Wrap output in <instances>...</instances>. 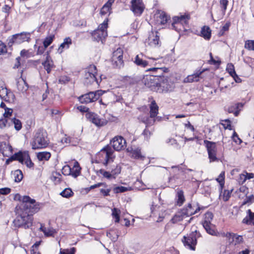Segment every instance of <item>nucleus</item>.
Masks as SVG:
<instances>
[{"label": "nucleus", "instance_id": "obj_1", "mask_svg": "<svg viewBox=\"0 0 254 254\" xmlns=\"http://www.w3.org/2000/svg\"><path fill=\"white\" fill-rule=\"evenodd\" d=\"M15 199L21 201L22 203L19 206V210L26 212L27 214L33 215L38 212L41 208V203L37 202L34 199L29 196H21L17 194L15 196Z\"/></svg>", "mask_w": 254, "mask_h": 254}, {"label": "nucleus", "instance_id": "obj_2", "mask_svg": "<svg viewBox=\"0 0 254 254\" xmlns=\"http://www.w3.org/2000/svg\"><path fill=\"white\" fill-rule=\"evenodd\" d=\"M50 143L47 131L43 129H38L34 134L31 145L33 149H40L46 148Z\"/></svg>", "mask_w": 254, "mask_h": 254}, {"label": "nucleus", "instance_id": "obj_3", "mask_svg": "<svg viewBox=\"0 0 254 254\" xmlns=\"http://www.w3.org/2000/svg\"><path fill=\"white\" fill-rule=\"evenodd\" d=\"M115 157L114 149L111 146L107 145L96 154V162L107 167L108 164L113 162Z\"/></svg>", "mask_w": 254, "mask_h": 254}, {"label": "nucleus", "instance_id": "obj_4", "mask_svg": "<svg viewBox=\"0 0 254 254\" xmlns=\"http://www.w3.org/2000/svg\"><path fill=\"white\" fill-rule=\"evenodd\" d=\"M17 214L16 218L13 221L15 227L27 229L32 226L33 218L32 215L27 214L26 212L18 209H17Z\"/></svg>", "mask_w": 254, "mask_h": 254}, {"label": "nucleus", "instance_id": "obj_5", "mask_svg": "<svg viewBox=\"0 0 254 254\" xmlns=\"http://www.w3.org/2000/svg\"><path fill=\"white\" fill-rule=\"evenodd\" d=\"M11 160H18L22 164H25L27 167L32 168L34 164L32 162L28 152L27 151H19L12 155L10 158Z\"/></svg>", "mask_w": 254, "mask_h": 254}, {"label": "nucleus", "instance_id": "obj_6", "mask_svg": "<svg viewBox=\"0 0 254 254\" xmlns=\"http://www.w3.org/2000/svg\"><path fill=\"white\" fill-rule=\"evenodd\" d=\"M159 77L156 75H147L142 79V82L151 91L157 92Z\"/></svg>", "mask_w": 254, "mask_h": 254}, {"label": "nucleus", "instance_id": "obj_7", "mask_svg": "<svg viewBox=\"0 0 254 254\" xmlns=\"http://www.w3.org/2000/svg\"><path fill=\"white\" fill-rule=\"evenodd\" d=\"M30 39L29 33L22 32L12 35L8 38V45L11 47L13 44H20L24 42L29 41Z\"/></svg>", "mask_w": 254, "mask_h": 254}, {"label": "nucleus", "instance_id": "obj_8", "mask_svg": "<svg viewBox=\"0 0 254 254\" xmlns=\"http://www.w3.org/2000/svg\"><path fill=\"white\" fill-rule=\"evenodd\" d=\"M204 144L206 148L210 162L218 161L219 159L216 156L217 149L216 143L204 140Z\"/></svg>", "mask_w": 254, "mask_h": 254}, {"label": "nucleus", "instance_id": "obj_9", "mask_svg": "<svg viewBox=\"0 0 254 254\" xmlns=\"http://www.w3.org/2000/svg\"><path fill=\"white\" fill-rule=\"evenodd\" d=\"M102 94L103 92L102 90H98L96 92H90L79 97L78 100L82 104H87L96 101Z\"/></svg>", "mask_w": 254, "mask_h": 254}, {"label": "nucleus", "instance_id": "obj_10", "mask_svg": "<svg viewBox=\"0 0 254 254\" xmlns=\"http://www.w3.org/2000/svg\"><path fill=\"white\" fill-rule=\"evenodd\" d=\"M182 242L187 249L194 251L195 246L197 244V232L196 231L191 232L187 236H184Z\"/></svg>", "mask_w": 254, "mask_h": 254}, {"label": "nucleus", "instance_id": "obj_11", "mask_svg": "<svg viewBox=\"0 0 254 254\" xmlns=\"http://www.w3.org/2000/svg\"><path fill=\"white\" fill-rule=\"evenodd\" d=\"M123 50L119 48L113 53L111 62L114 67L121 68L124 66Z\"/></svg>", "mask_w": 254, "mask_h": 254}, {"label": "nucleus", "instance_id": "obj_12", "mask_svg": "<svg viewBox=\"0 0 254 254\" xmlns=\"http://www.w3.org/2000/svg\"><path fill=\"white\" fill-rule=\"evenodd\" d=\"M173 84L169 81L166 77H159V82L158 84V93H166L172 90Z\"/></svg>", "mask_w": 254, "mask_h": 254}, {"label": "nucleus", "instance_id": "obj_13", "mask_svg": "<svg viewBox=\"0 0 254 254\" xmlns=\"http://www.w3.org/2000/svg\"><path fill=\"white\" fill-rule=\"evenodd\" d=\"M86 118L97 127H102L106 125L108 121L104 118H100L97 114L94 113H87L85 115Z\"/></svg>", "mask_w": 254, "mask_h": 254}, {"label": "nucleus", "instance_id": "obj_14", "mask_svg": "<svg viewBox=\"0 0 254 254\" xmlns=\"http://www.w3.org/2000/svg\"><path fill=\"white\" fill-rule=\"evenodd\" d=\"M126 140L121 136H116L111 141V144L114 150L120 151L126 147Z\"/></svg>", "mask_w": 254, "mask_h": 254}, {"label": "nucleus", "instance_id": "obj_15", "mask_svg": "<svg viewBox=\"0 0 254 254\" xmlns=\"http://www.w3.org/2000/svg\"><path fill=\"white\" fill-rule=\"evenodd\" d=\"M131 10L136 16H140L144 11L145 6L141 0H131Z\"/></svg>", "mask_w": 254, "mask_h": 254}, {"label": "nucleus", "instance_id": "obj_16", "mask_svg": "<svg viewBox=\"0 0 254 254\" xmlns=\"http://www.w3.org/2000/svg\"><path fill=\"white\" fill-rule=\"evenodd\" d=\"M190 18L189 14L182 15L180 16H175L173 18V22L172 24L173 27L177 30L179 25L184 26L188 23Z\"/></svg>", "mask_w": 254, "mask_h": 254}, {"label": "nucleus", "instance_id": "obj_17", "mask_svg": "<svg viewBox=\"0 0 254 254\" xmlns=\"http://www.w3.org/2000/svg\"><path fill=\"white\" fill-rule=\"evenodd\" d=\"M0 97L5 102L9 103L14 102L15 99V96L13 93L3 86L0 87Z\"/></svg>", "mask_w": 254, "mask_h": 254}, {"label": "nucleus", "instance_id": "obj_18", "mask_svg": "<svg viewBox=\"0 0 254 254\" xmlns=\"http://www.w3.org/2000/svg\"><path fill=\"white\" fill-rule=\"evenodd\" d=\"M156 23L159 25H164L170 19V17L164 11L158 10L154 15Z\"/></svg>", "mask_w": 254, "mask_h": 254}, {"label": "nucleus", "instance_id": "obj_19", "mask_svg": "<svg viewBox=\"0 0 254 254\" xmlns=\"http://www.w3.org/2000/svg\"><path fill=\"white\" fill-rule=\"evenodd\" d=\"M225 237L227 239L229 243L233 244L235 245L240 244L243 242V238L241 235L227 232L224 235Z\"/></svg>", "mask_w": 254, "mask_h": 254}, {"label": "nucleus", "instance_id": "obj_20", "mask_svg": "<svg viewBox=\"0 0 254 254\" xmlns=\"http://www.w3.org/2000/svg\"><path fill=\"white\" fill-rule=\"evenodd\" d=\"M148 44L152 47H156L160 45L159 36L157 32H151L149 33L147 41Z\"/></svg>", "mask_w": 254, "mask_h": 254}, {"label": "nucleus", "instance_id": "obj_21", "mask_svg": "<svg viewBox=\"0 0 254 254\" xmlns=\"http://www.w3.org/2000/svg\"><path fill=\"white\" fill-rule=\"evenodd\" d=\"M91 34L94 41L97 42L101 41L103 43V41L107 36V32L102 31L100 29H96Z\"/></svg>", "mask_w": 254, "mask_h": 254}, {"label": "nucleus", "instance_id": "obj_22", "mask_svg": "<svg viewBox=\"0 0 254 254\" xmlns=\"http://www.w3.org/2000/svg\"><path fill=\"white\" fill-rule=\"evenodd\" d=\"M84 78L85 83L87 84H93L94 82H96L98 84H99L97 77L93 74V73H89V72H85Z\"/></svg>", "mask_w": 254, "mask_h": 254}, {"label": "nucleus", "instance_id": "obj_23", "mask_svg": "<svg viewBox=\"0 0 254 254\" xmlns=\"http://www.w3.org/2000/svg\"><path fill=\"white\" fill-rule=\"evenodd\" d=\"M115 0H108V1L102 6L100 10V14L105 15L108 13H111V6Z\"/></svg>", "mask_w": 254, "mask_h": 254}, {"label": "nucleus", "instance_id": "obj_24", "mask_svg": "<svg viewBox=\"0 0 254 254\" xmlns=\"http://www.w3.org/2000/svg\"><path fill=\"white\" fill-rule=\"evenodd\" d=\"M203 72V70L202 71H197L193 74L191 75H188L186 78L184 79L185 82H197L199 81L200 75Z\"/></svg>", "mask_w": 254, "mask_h": 254}, {"label": "nucleus", "instance_id": "obj_25", "mask_svg": "<svg viewBox=\"0 0 254 254\" xmlns=\"http://www.w3.org/2000/svg\"><path fill=\"white\" fill-rule=\"evenodd\" d=\"M72 44L71 39L68 37L64 39L63 43H62L58 49V52L62 53L64 50L68 49L70 46Z\"/></svg>", "mask_w": 254, "mask_h": 254}, {"label": "nucleus", "instance_id": "obj_26", "mask_svg": "<svg viewBox=\"0 0 254 254\" xmlns=\"http://www.w3.org/2000/svg\"><path fill=\"white\" fill-rule=\"evenodd\" d=\"M150 118H154L158 114V106L155 100H152L150 104Z\"/></svg>", "mask_w": 254, "mask_h": 254}, {"label": "nucleus", "instance_id": "obj_27", "mask_svg": "<svg viewBox=\"0 0 254 254\" xmlns=\"http://www.w3.org/2000/svg\"><path fill=\"white\" fill-rule=\"evenodd\" d=\"M42 65L44 66L47 72L49 73L53 67L54 64L48 53L46 55V60L42 63Z\"/></svg>", "mask_w": 254, "mask_h": 254}, {"label": "nucleus", "instance_id": "obj_28", "mask_svg": "<svg viewBox=\"0 0 254 254\" xmlns=\"http://www.w3.org/2000/svg\"><path fill=\"white\" fill-rule=\"evenodd\" d=\"M200 207H198L197 208H196V210L194 211L191 204L190 203H189L187 207L182 209V210H183L184 213L185 214L187 217L189 216H191L196 213L198 211L200 210Z\"/></svg>", "mask_w": 254, "mask_h": 254}, {"label": "nucleus", "instance_id": "obj_29", "mask_svg": "<svg viewBox=\"0 0 254 254\" xmlns=\"http://www.w3.org/2000/svg\"><path fill=\"white\" fill-rule=\"evenodd\" d=\"M248 216L243 219V223L251 225L253 224L254 225V212H252L250 209L247 210Z\"/></svg>", "mask_w": 254, "mask_h": 254}, {"label": "nucleus", "instance_id": "obj_30", "mask_svg": "<svg viewBox=\"0 0 254 254\" xmlns=\"http://www.w3.org/2000/svg\"><path fill=\"white\" fill-rule=\"evenodd\" d=\"M186 217H187V216L184 213L183 210L182 209L174 215L172 218L171 221L172 223H176L183 220Z\"/></svg>", "mask_w": 254, "mask_h": 254}, {"label": "nucleus", "instance_id": "obj_31", "mask_svg": "<svg viewBox=\"0 0 254 254\" xmlns=\"http://www.w3.org/2000/svg\"><path fill=\"white\" fill-rule=\"evenodd\" d=\"M81 168L79 166V164L77 162L74 163L72 168H71V176L74 178H76L80 174Z\"/></svg>", "mask_w": 254, "mask_h": 254}, {"label": "nucleus", "instance_id": "obj_32", "mask_svg": "<svg viewBox=\"0 0 254 254\" xmlns=\"http://www.w3.org/2000/svg\"><path fill=\"white\" fill-rule=\"evenodd\" d=\"M134 63L142 67H146L149 65V62L143 60L139 57V55H137L135 58Z\"/></svg>", "mask_w": 254, "mask_h": 254}, {"label": "nucleus", "instance_id": "obj_33", "mask_svg": "<svg viewBox=\"0 0 254 254\" xmlns=\"http://www.w3.org/2000/svg\"><path fill=\"white\" fill-rule=\"evenodd\" d=\"M211 31L208 26H204L201 31V36L206 40H209L211 37Z\"/></svg>", "mask_w": 254, "mask_h": 254}, {"label": "nucleus", "instance_id": "obj_34", "mask_svg": "<svg viewBox=\"0 0 254 254\" xmlns=\"http://www.w3.org/2000/svg\"><path fill=\"white\" fill-rule=\"evenodd\" d=\"M176 199L178 205L181 206L183 204L185 200V198L184 195V192L182 190H179L178 191Z\"/></svg>", "mask_w": 254, "mask_h": 254}, {"label": "nucleus", "instance_id": "obj_35", "mask_svg": "<svg viewBox=\"0 0 254 254\" xmlns=\"http://www.w3.org/2000/svg\"><path fill=\"white\" fill-rule=\"evenodd\" d=\"M17 86L18 90L22 92H25L28 88V84L23 79L17 82Z\"/></svg>", "mask_w": 254, "mask_h": 254}, {"label": "nucleus", "instance_id": "obj_36", "mask_svg": "<svg viewBox=\"0 0 254 254\" xmlns=\"http://www.w3.org/2000/svg\"><path fill=\"white\" fill-rule=\"evenodd\" d=\"M10 121V126L11 125H14V128L18 131L20 130L22 128V123L21 121L16 119L15 118H13L10 119H9Z\"/></svg>", "mask_w": 254, "mask_h": 254}, {"label": "nucleus", "instance_id": "obj_37", "mask_svg": "<svg viewBox=\"0 0 254 254\" xmlns=\"http://www.w3.org/2000/svg\"><path fill=\"white\" fill-rule=\"evenodd\" d=\"M51 153L49 152H41L37 154V158L40 161H47L51 157Z\"/></svg>", "mask_w": 254, "mask_h": 254}, {"label": "nucleus", "instance_id": "obj_38", "mask_svg": "<svg viewBox=\"0 0 254 254\" xmlns=\"http://www.w3.org/2000/svg\"><path fill=\"white\" fill-rule=\"evenodd\" d=\"M121 171V167L119 165H114L112 166L111 172L113 176V179H115L116 176L119 174Z\"/></svg>", "mask_w": 254, "mask_h": 254}, {"label": "nucleus", "instance_id": "obj_39", "mask_svg": "<svg viewBox=\"0 0 254 254\" xmlns=\"http://www.w3.org/2000/svg\"><path fill=\"white\" fill-rule=\"evenodd\" d=\"M132 156L135 158L140 160H143L144 156L141 154V150L139 148H136L132 152Z\"/></svg>", "mask_w": 254, "mask_h": 254}, {"label": "nucleus", "instance_id": "obj_40", "mask_svg": "<svg viewBox=\"0 0 254 254\" xmlns=\"http://www.w3.org/2000/svg\"><path fill=\"white\" fill-rule=\"evenodd\" d=\"M148 71H156L158 72V74L155 75L156 76H157L158 77H163V74L165 72V68H159V67H153L150 68L147 70Z\"/></svg>", "mask_w": 254, "mask_h": 254}, {"label": "nucleus", "instance_id": "obj_41", "mask_svg": "<svg viewBox=\"0 0 254 254\" xmlns=\"http://www.w3.org/2000/svg\"><path fill=\"white\" fill-rule=\"evenodd\" d=\"M60 195L64 197L68 198L73 195V192L71 189L66 188L60 193Z\"/></svg>", "mask_w": 254, "mask_h": 254}, {"label": "nucleus", "instance_id": "obj_42", "mask_svg": "<svg viewBox=\"0 0 254 254\" xmlns=\"http://www.w3.org/2000/svg\"><path fill=\"white\" fill-rule=\"evenodd\" d=\"M14 181L15 182H20L23 178L22 171L20 170H16L13 173Z\"/></svg>", "mask_w": 254, "mask_h": 254}, {"label": "nucleus", "instance_id": "obj_43", "mask_svg": "<svg viewBox=\"0 0 254 254\" xmlns=\"http://www.w3.org/2000/svg\"><path fill=\"white\" fill-rule=\"evenodd\" d=\"M62 179V175L57 172H55L53 174L51 177V180L54 182L55 184H58L60 183Z\"/></svg>", "mask_w": 254, "mask_h": 254}, {"label": "nucleus", "instance_id": "obj_44", "mask_svg": "<svg viewBox=\"0 0 254 254\" xmlns=\"http://www.w3.org/2000/svg\"><path fill=\"white\" fill-rule=\"evenodd\" d=\"M85 72H89L93 73L96 76L97 75V70L96 66L94 64L89 65L85 70Z\"/></svg>", "mask_w": 254, "mask_h": 254}, {"label": "nucleus", "instance_id": "obj_45", "mask_svg": "<svg viewBox=\"0 0 254 254\" xmlns=\"http://www.w3.org/2000/svg\"><path fill=\"white\" fill-rule=\"evenodd\" d=\"M54 37V35H51L46 37L43 42L44 46L47 48L49 45H50L53 42Z\"/></svg>", "mask_w": 254, "mask_h": 254}, {"label": "nucleus", "instance_id": "obj_46", "mask_svg": "<svg viewBox=\"0 0 254 254\" xmlns=\"http://www.w3.org/2000/svg\"><path fill=\"white\" fill-rule=\"evenodd\" d=\"M120 210L117 208H114L112 209V216L115 219L116 222H119L120 221Z\"/></svg>", "mask_w": 254, "mask_h": 254}, {"label": "nucleus", "instance_id": "obj_47", "mask_svg": "<svg viewBox=\"0 0 254 254\" xmlns=\"http://www.w3.org/2000/svg\"><path fill=\"white\" fill-rule=\"evenodd\" d=\"M10 119L4 118L0 119V127L4 128L7 126H10Z\"/></svg>", "mask_w": 254, "mask_h": 254}, {"label": "nucleus", "instance_id": "obj_48", "mask_svg": "<svg viewBox=\"0 0 254 254\" xmlns=\"http://www.w3.org/2000/svg\"><path fill=\"white\" fill-rule=\"evenodd\" d=\"M142 121L146 124V127H148L153 125L155 122V119L154 118L146 117L145 119L143 118Z\"/></svg>", "mask_w": 254, "mask_h": 254}, {"label": "nucleus", "instance_id": "obj_49", "mask_svg": "<svg viewBox=\"0 0 254 254\" xmlns=\"http://www.w3.org/2000/svg\"><path fill=\"white\" fill-rule=\"evenodd\" d=\"M245 48L249 50L254 51V40H247L245 42Z\"/></svg>", "mask_w": 254, "mask_h": 254}, {"label": "nucleus", "instance_id": "obj_50", "mask_svg": "<svg viewBox=\"0 0 254 254\" xmlns=\"http://www.w3.org/2000/svg\"><path fill=\"white\" fill-rule=\"evenodd\" d=\"M55 233L56 231L53 228H46V230H44V234L47 237L54 236Z\"/></svg>", "mask_w": 254, "mask_h": 254}, {"label": "nucleus", "instance_id": "obj_51", "mask_svg": "<svg viewBox=\"0 0 254 254\" xmlns=\"http://www.w3.org/2000/svg\"><path fill=\"white\" fill-rule=\"evenodd\" d=\"M254 202V195L251 194L249 196L246 195V198L243 201L242 205L251 204Z\"/></svg>", "mask_w": 254, "mask_h": 254}, {"label": "nucleus", "instance_id": "obj_52", "mask_svg": "<svg viewBox=\"0 0 254 254\" xmlns=\"http://www.w3.org/2000/svg\"><path fill=\"white\" fill-rule=\"evenodd\" d=\"M226 70L230 74L231 76H233L236 72L234 65L231 64H228L227 65Z\"/></svg>", "mask_w": 254, "mask_h": 254}, {"label": "nucleus", "instance_id": "obj_53", "mask_svg": "<svg viewBox=\"0 0 254 254\" xmlns=\"http://www.w3.org/2000/svg\"><path fill=\"white\" fill-rule=\"evenodd\" d=\"M233 191V189L229 190H224L223 194V199L226 201L229 200L231 196V194Z\"/></svg>", "mask_w": 254, "mask_h": 254}, {"label": "nucleus", "instance_id": "obj_54", "mask_svg": "<svg viewBox=\"0 0 254 254\" xmlns=\"http://www.w3.org/2000/svg\"><path fill=\"white\" fill-rule=\"evenodd\" d=\"M99 172L104 176L108 179H113V176L111 172L106 171L103 169H100Z\"/></svg>", "mask_w": 254, "mask_h": 254}, {"label": "nucleus", "instance_id": "obj_55", "mask_svg": "<svg viewBox=\"0 0 254 254\" xmlns=\"http://www.w3.org/2000/svg\"><path fill=\"white\" fill-rule=\"evenodd\" d=\"M228 2V0H220V4L223 13H225Z\"/></svg>", "mask_w": 254, "mask_h": 254}, {"label": "nucleus", "instance_id": "obj_56", "mask_svg": "<svg viewBox=\"0 0 254 254\" xmlns=\"http://www.w3.org/2000/svg\"><path fill=\"white\" fill-rule=\"evenodd\" d=\"M230 22H227L222 28V29L220 30L219 35L220 36H222L224 35L225 31H228L229 30V27L230 26Z\"/></svg>", "mask_w": 254, "mask_h": 254}, {"label": "nucleus", "instance_id": "obj_57", "mask_svg": "<svg viewBox=\"0 0 254 254\" xmlns=\"http://www.w3.org/2000/svg\"><path fill=\"white\" fill-rule=\"evenodd\" d=\"M75 248H72L70 249H62L60 250V254H74Z\"/></svg>", "mask_w": 254, "mask_h": 254}, {"label": "nucleus", "instance_id": "obj_58", "mask_svg": "<svg viewBox=\"0 0 254 254\" xmlns=\"http://www.w3.org/2000/svg\"><path fill=\"white\" fill-rule=\"evenodd\" d=\"M113 190L115 193L124 192L127 190L126 187L123 186L117 187L114 188Z\"/></svg>", "mask_w": 254, "mask_h": 254}, {"label": "nucleus", "instance_id": "obj_59", "mask_svg": "<svg viewBox=\"0 0 254 254\" xmlns=\"http://www.w3.org/2000/svg\"><path fill=\"white\" fill-rule=\"evenodd\" d=\"M71 168L69 165L64 166L62 169L63 173L64 175H71Z\"/></svg>", "mask_w": 254, "mask_h": 254}, {"label": "nucleus", "instance_id": "obj_60", "mask_svg": "<svg viewBox=\"0 0 254 254\" xmlns=\"http://www.w3.org/2000/svg\"><path fill=\"white\" fill-rule=\"evenodd\" d=\"M12 112L13 110L12 109L5 108L4 113L3 115V117L7 119H10L9 117L11 116Z\"/></svg>", "mask_w": 254, "mask_h": 254}, {"label": "nucleus", "instance_id": "obj_61", "mask_svg": "<svg viewBox=\"0 0 254 254\" xmlns=\"http://www.w3.org/2000/svg\"><path fill=\"white\" fill-rule=\"evenodd\" d=\"M232 137L233 141L237 144H240L242 142V140L239 137L237 133L235 131H234Z\"/></svg>", "mask_w": 254, "mask_h": 254}, {"label": "nucleus", "instance_id": "obj_62", "mask_svg": "<svg viewBox=\"0 0 254 254\" xmlns=\"http://www.w3.org/2000/svg\"><path fill=\"white\" fill-rule=\"evenodd\" d=\"M7 52V48L6 45L0 41V55L6 53Z\"/></svg>", "mask_w": 254, "mask_h": 254}, {"label": "nucleus", "instance_id": "obj_63", "mask_svg": "<svg viewBox=\"0 0 254 254\" xmlns=\"http://www.w3.org/2000/svg\"><path fill=\"white\" fill-rule=\"evenodd\" d=\"M213 217V215L211 212H207L205 214V220L204 221H208L210 222L212 220Z\"/></svg>", "mask_w": 254, "mask_h": 254}, {"label": "nucleus", "instance_id": "obj_64", "mask_svg": "<svg viewBox=\"0 0 254 254\" xmlns=\"http://www.w3.org/2000/svg\"><path fill=\"white\" fill-rule=\"evenodd\" d=\"M11 189L8 188H4L0 189V194L6 195L10 192Z\"/></svg>", "mask_w": 254, "mask_h": 254}]
</instances>
